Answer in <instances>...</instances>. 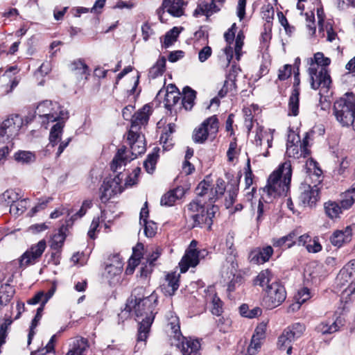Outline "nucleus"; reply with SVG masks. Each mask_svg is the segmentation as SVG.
Returning a JSON list of instances; mask_svg holds the SVG:
<instances>
[{"label": "nucleus", "mask_w": 355, "mask_h": 355, "mask_svg": "<svg viewBox=\"0 0 355 355\" xmlns=\"http://www.w3.org/2000/svg\"><path fill=\"white\" fill-rule=\"evenodd\" d=\"M155 291L147 296L132 294L127 300L125 308L118 314L119 320L123 322L129 318H134L139 323L137 344L145 342L150 328L154 321L157 302Z\"/></svg>", "instance_id": "nucleus-1"}, {"label": "nucleus", "mask_w": 355, "mask_h": 355, "mask_svg": "<svg viewBox=\"0 0 355 355\" xmlns=\"http://www.w3.org/2000/svg\"><path fill=\"white\" fill-rule=\"evenodd\" d=\"M151 112L149 105H145L139 110L131 119V126L126 135V141L130 146V154L125 148L118 150L111 164V168L116 172L128 162L136 159L137 156L146 151V144L144 135L141 132V126L146 125L148 121Z\"/></svg>", "instance_id": "nucleus-2"}, {"label": "nucleus", "mask_w": 355, "mask_h": 355, "mask_svg": "<svg viewBox=\"0 0 355 355\" xmlns=\"http://www.w3.org/2000/svg\"><path fill=\"white\" fill-rule=\"evenodd\" d=\"M291 176V164L285 162L269 176L261 194L264 202L270 203L277 197L286 196L290 189Z\"/></svg>", "instance_id": "nucleus-3"}, {"label": "nucleus", "mask_w": 355, "mask_h": 355, "mask_svg": "<svg viewBox=\"0 0 355 355\" xmlns=\"http://www.w3.org/2000/svg\"><path fill=\"white\" fill-rule=\"evenodd\" d=\"M330 63V58L324 57L321 52H318L313 58L307 59L309 65L307 71L310 78L311 87L313 89H320V94L327 92L331 84V79L327 69Z\"/></svg>", "instance_id": "nucleus-4"}, {"label": "nucleus", "mask_w": 355, "mask_h": 355, "mask_svg": "<svg viewBox=\"0 0 355 355\" xmlns=\"http://www.w3.org/2000/svg\"><path fill=\"white\" fill-rule=\"evenodd\" d=\"M334 112L338 123L343 127H352L355 132V94L346 93L336 101Z\"/></svg>", "instance_id": "nucleus-5"}, {"label": "nucleus", "mask_w": 355, "mask_h": 355, "mask_svg": "<svg viewBox=\"0 0 355 355\" xmlns=\"http://www.w3.org/2000/svg\"><path fill=\"white\" fill-rule=\"evenodd\" d=\"M217 206L212 205L207 207L206 210L202 200L194 199L187 205V213L188 216L193 220L191 227H202L207 225L210 230L213 223L212 218L218 211Z\"/></svg>", "instance_id": "nucleus-6"}, {"label": "nucleus", "mask_w": 355, "mask_h": 355, "mask_svg": "<svg viewBox=\"0 0 355 355\" xmlns=\"http://www.w3.org/2000/svg\"><path fill=\"white\" fill-rule=\"evenodd\" d=\"M40 123L46 128L50 122H57L61 120H67L69 113L66 109L57 102L44 101L39 103L36 110Z\"/></svg>", "instance_id": "nucleus-7"}, {"label": "nucleus", "mask_w": 355, "mask_h": 355, "mask_svg": "<svg viewBox=\"0 0 355 355\" xmlns=\"http://www.w3.org/2000/svg\"><path fill=\"white\" fill-rule=\"evenodd\" d=\"M308 146L309 134L307 132L305 133L303 140L301 141L297 134L295 132H291L288 135L286 153L290 157H305L310 153Z\"/></svg>", "instance_id": "nucleus-8"}, {"label": "nucleus", "mask_w": 355, "mask_h": 355, "mask_svg": "<svg viewBox=\"0 0 355 355\" xmlns=\"http://www.w3.org/2000/svg\"><path fill=\"white\" fill-rule=\"evenodd\" d=\"M54 291L55 290H49V291L46 293H44L43 291H39L35 295V296L33 298L28 301V303L31 304H36L39 302H41L40 307L37 309L36 315H35L31 322L30 331L28 335V345L31 344V340L35 334L34 329L36 328L39 321L42 318L44 305L49 301V300L51 297H52V296L54 295Z\"/></svg>", "instance_id": "nucleus-9"}, {"label": "nucleus", "mask_w": 355, "mask_h": 355, "mask_svg": "<svg viewBox=\"0 0 355 355\" xmlns=\"http://www.w3.org/2000/svg\"><path fill=\"white\" fill-rule=\"evenodd\" d=\"M121 173L114 178H106L100 188V199L102 202L105 203L113 196L121 193L123 187L122 186V180Z\"/></svg>", "instance_id": "nucleus-10"}, {"label": "nucleus", "mask_w": 355, "mask_h": 355, "mask_svg": "<svg viewBox=\"0 0 355 355\" xmlns=\"http://www.w3.org/2000/svg\"><path fill=\"white\" fill-rule=\"evenodd\" d=\"M218 131V121L216 116L206 119L193 134V139L196 143H203L209 136L215 137Z\"/></svg>", "instance_id": "nucleus-11"}, {"label": "nucleus", "mask_w": 355, "mask_h": 355, "mask_svg": "<svg viewBox=\"0 0 355 355\" xmlns=\"http://www.w3.org/2000/svg\"><path fill=\"white\" fill-rule=\"evenodd\" d=\"M273 130H265L263 127L259 126L256 130L254 144L256 145L258 155L268 157L269 155L268 148L272 147L273 140Z\"/></svg>", "instance_id": "nucleus-12"}, {"label": "nucleus", "mask_w": 355, "mask_h": 355, "mask_svg": "<svg viewBox=\"0 0 355 355\" xmlns=\"http://www.w3.org/2000/svg\"><path fill=\"white\" fill-rule=\"evenodd\" d=\"M24 120L19 114H11L5 119L0 126V137L13 139L19 135L23 126Z\"/></svg>", "instance_id": "nucleus-13"}, {"label": "nucleus", "mask_w": 355, "mask_h": 355, "mask_svg": "<svg viewBox=\"0 0 355 355\" xmlns=\"http://www.w3.org/2000/svg\"><path fill=\"white\" fill-rule=\"evenodd\" d=\"M186 5L184 0H163L162 6L157 10V14L159 20L164 22L165 11L173 17H180L184 15Z\"/></svg>", "instance_id": "nucleus-14"}, {"label": "nucleus", "mask_w": 355, "mask_h": 355, "mask_svg": "<svg viewBox=\"0 0 355 355\" xmlns=\"http://www.w3.org/2000/svg\"><path fill=\"white\" fill-rule=\"evenodd\" d=\"M67 120H61L57 121L51 128L49 134V146L52 147L60 143V145L56 153V155L59 157L64 150L68 146L71 141V138H67L66 140L61 141V137L63 132V128Z\"/></svg>", "instance_id": "nucleus-15"}, {"label": "nucleus", "mask_w": 355, "mask_h": 355, "mask_svg": "<svg viewBox=\"0 0 355 355\" xmlns=\"http://www.w3.org/2000/svg\"><path fill=\"white\" fill-rule=\"evenodd\" d=\"M46 243L44 240L40 241L37 243L31 245L20 257L19 264L21 267H26L38 261L44 252Z\"/></svg>", "instance_id": "nucleus-16"}, {"label": "nucleus", "mask_w": 355, "mask_h": 355, "mask_svg": "<svg viewBox=\"0 0 355 355\" xmlns=\"http://www.w3.org/2000/svg\"><path fill=\"white\" fill-rule=\"evenodd\" d=\"M300 190L299 199L304 206L311 207L316 203L319 198V188L317 185H311L309 180H305V182L301 184Z\"/></svg>", "instance_id": "nucleus-17"}, {"label": "nucleus", "mask_w": 355, "mask_h": 355, "mask_svg": "<svg viewBox=\"0 0 355 355\" xmlns=\"http://www.w3.org/2000/svg\"><path fill=\"white\" fill-rule=\"evenodd\" d=\"M197 241L193 240L179 263L181 272H186L190 267H196L199 263V252L197 250Z\"/></svg>", "instance_id": "nucleus-18"}, {"label": "nucleus", "mask_w": 355, "mask_h": 355, "mask_svg": "<svg viewBox=\"0 0 355 355\" xmlns=\"http://www.w3.org/2000/svg\"><path fill=\"white\" fill-rule=\"evenodd\" d=\"M175 345L180 349L182 355H200L201 345L198 339L182 336Z\"/></svg>", "instance_id": "nucleus-19"}, {"label": "nucleus", "mask_w": 355, "mask_h": 355, "mask_svg": "<svg viewBox=\"0 0 355 355\" xmlns=\"http://www.w3.org/2000/svg\"><path fill=\"white\" fill-rule=\"evenodd\" d=\"M273 252V249L270 245L256 248L250 252L249 260L254 264H263L269 261Z\"/></svg>", "instance_id": "nucleus-20"}, {"label": "nucleus", "mask_w": 355, "mask_h": 355, "mask_svg": "<svg viewBox=\"0 0 355 355\" xmlns=\"http://www.w3.org/2000/svg\"><path fill=\"white\" fill-rule=\"evenodd\" d=\"M286 297V290H266L263 302L268 309H272L280 305Z\"/></svg>", "instance_id": "nucleus-21"}, {"label": "nucleus", "mask_w": 355, "mask_h": 355, "mask_svg": "<svg viewBox=\"0 0 355 355\" xmlns=\"http://www.w3.org/2000/svg\"><path fill=\"white\" fill-rule=\"evenodd\" d=\"M123 270V263L119 254H115L112 257V262L107 264L105 267V273L107 278L110 282L116 281L120 279V275Z\"/></svg>", "instance_id": "nucleus-22"}, {"label": "nucleus", "mask_w": 355, "mask_h": 355, "mask_svg": "<svg viewBox=\"0 0 355 355\" xmlns=\"http://www.w3.org/2000/svg\"><path fill=\"white\" fill-rule=\"evenodd\" d=\"M306 173L308 177L306 180H309V182L318 186L322 181L321 176L322 171L318 166V163L312 159L306 162Z\"/></svg>", "instance_id": "nucleus-23"}, {"label": "nucleus", "mask_w": 355, "mask_h": 355, "mask_svg": "<svg viewBox=\"0 0 355 355\" xmlns=\"http://www.w3.org/2000/svg\"><path fill=\"white\" fill-rule=\"evenodd\" d=\"M240 71V69L235 65L232 67V70L227 75L226 80L224 82L223 87L218 92V96L220 98L224 97L229 92L235 90L236 76Z\"/></svg>", "instance_id": "nucleus-24"}, {"label": "nucleus", "mask_w": 355, "mask_h": 355, "mask_svg": "<svg viewBox=\"0 0 355 355\" xmlns=\"http://www.w3.org/2000/svg\"><path fill=\"white\" fill-rule=\"evenodd\" d=\"M107 212L105 210L101 211L100 216L94 217L93 218L89 227V230L87 232V235L90 239H94L96 238L95 232L98 231V228L101 223H103L105 229L110 228V223H111V220H107Z\"/></svg>", "instance_id": "nucleus-25"}, {"label": "nucleus", "mask_w": 355, "mask_h": 355, "mask_svg": "<svg viewBox=\"0 0 355 355\" xmlns=\"http://www.w3.org/2000/svg\"><path fill=\"white\" fill-rule=\"evenodd\" d=\"M352 236V230L347 227L343 230H336L330 237L331 243L336 247H340L344 243L350 241Z\"/></svg>", "instance_id": "nucleus-26"}, {"label": "nucleus", "mask_w": 355, "mask_h": 355, "mask_svg": "<svg viewBox=\"0 0 355 355\" xmlns=\"http://www.w3.org/2000/svg\"><path fill=\"white\" fill-rule=\"evenodd\" d=\"M344 325L343 320L341 318H337L336 320L329 324L328 322H322L320 323L316 329L322 334H331L336 332L340 328Z\"/></svg>", "instance_id": "nucleus-27"}, {"label": "nucleus", "mask_w": 355, "mask_h": 355, "mask_svg": "<svg viewBox=\"0 0 355 355\" xmlns=\"http://www.w3.org/2000/svg\"><path fill=\"white\" fill-rule=\"evenodd\" d=\"M295 339L291 334L289 329H284L282 334L278 338L277 346L279 349H286V353L290 355L292 353L291 343Z\"/></svg>", "instance_id": "nucleus-28"}, {"label": "nucleus", "mask_w": 355, "mask_h": 355, "mask_svg": "<svg viewBox=\"0 0 355 355\" xmlns=\"http://www.w3.org/2000/svg\"><path fill=\"white\" fill-rule=\"evenodd\" d=\"M166 318L168 320V325L170 326L174 339L180 341L182 337L180 331V320L178 317L172 311H169Z\"/></svg>", "instance_id": "nucleus-29"}, {"label": "nucleus", "mask_w": 355, "mask_h": 355, "mask_svg": "<svg viewBox=\"0 0 355 355\" xmlns=\"http://www.w3.org/2000/svg\"><path fill=\"white\" fill-rule=\"evenodd\" d=\"M324 209L326 215L331 220L340 218L343 209L340 203L331 200L324 204Z\"/></svg>", "instance_id": "nucleus-30"}, {"label": "nucleus", "mask_w": 355, "mask_h": 355, "mask_svg": "<svg viewBox=\"0 0 355 355\" xmlns=\"http://www.w3.org/2000/svg\"><path fill=\"white\" fill-rule=\"evenodd\" d=\"M236 24L234 23L232 25L231 28H229L228 31L227 32H225L224 34V37L225 39V41L229 44V46H226L224 50L225 53L226 55V60L228 63L230 62V61L232 60V59L233 58V52L234 51H233L232 47L230 46V44H232L234 41V39L235 37V33H236Z\"/></svg>", "instance_id": "nucleus-31"}, {"label": "nucleus", "mask_w": 355, "mask_h": 355, "mask_svg": "<svg viewBox=\"0 0 355 355\" xmlns=\"http://www.w3.org/2000/svg\"><path fill=\"white\" fill-rule=\"evenodd\" d=\"M166 60L164 56H160L157 62L150 68L148 77L155 79L162 76L166 70Z\"/></svg>", "instance_id": "nucleus-32"}, {"label": "nucleus", "mask_w": 355, "mask_h": 355, "mask_svg": "<svg viewBox=\"0 0 355 355\" xmlns=\"http://www.w3.org/2000/svg\"><path fill=\"white\" fill-rule=\"evenodd\" d=\"M299 95L300 89L295 86L288 102V115L297 116L299 113Z\"/></svg>", "instance_id": "nucleus-33"}, {"label": "nucleus", "mask_w": 355, "mask_h": 355, "mask_svg": "<svg viewBox=\"0 0 355 355\" xmlns=\"http://www.w3.org/2000/svg\"><path fill=\"white\" fill-rule=\"evenodd\" d=\"M310 290H297L294 295L295 302L293 303L289 309L293 311L300 309V306L311 297Z\"/></svg>", "instance_id": "nucleus-34"}, {"label": "nucleus", "mask_w": 355, "mask_h": 355, "mask_svg": "<svg viewBox=\"0 0 355 355\" xmlns=\"http://www.w3.org/2000/svg\"><path fill=\"white\" fill-rule=\"evenodd\" d=\"M271 278V272L268 269L263 270L261 271L254 279V286L272 288V285H269Z\"/></svg>", "instance_id": "nucleus-35"}, {"label": "nucleus", "mask_w": 355, "mask_h": 355, "mask_svg": "<svg viewBox=\"0 0 355 355\" xmlns=\"http://www.w3.org/2000/svg\"><path fill=\"white\" fill-rule=\"evenodd\" d=\"M196 191L198 196L196 199L202 200V204L205 205L206 203L205 199L207 198L209 200V196H211V184L203 180L198 185Z\"/></svg>", "instance_id": "nucleus-36"}, {"label": "nucleus", "mask_w": 355, "mask_h": 355, "mask_svg": "<svg viewBox=\"0 0 355 355\" xmlns=\"http://www.w3.org/2000/svg\"><path fill=\"white\" fill-rule=\"evenodd\" d=\"M355 202V183L352 188L342 193L340 205L343 209H349Z\"/></svg>", "instance_id": "nucleus-37"}, {"label": "nucleus", "mask_w": 355, "mask_h": 355, "mask_svg": "<svg viewBox=\"0 0 355 355\" xmlns=\"http://www.w3.org/2000/svg\"><path fill=\"white\" fill-rule=\"evenodd\" d=\"M183 97L182 104L187 110H191L193 105L194 100L196 99V92L191 87L187 86L183 89Z\"/></svg>", "instance_id": "nucleus-38"}, {"label": "nucleus", "mask_w": 355, "mask_h": 355, "mask_svg": "<svg viewBox=\"0 0 355 355\" xmlns=\"http://www.w3.org/2000/svg\"><path fill=\"white\" fill-rule=\"evenodd\" d=\"M88 347L87 339L78 338L74 341L72 349L66 355H84Z\"/></svg>", "instance_id": "nucleus-39"}, {"label": "nucleus", "mask_w": 355, "mask_h": 355, "mask_svg": "<svg viewBox=\"0 0 355 355\" xmlns=\"http://www.w3.org/2000/svg\"><path fill=\"white\" fill-rule=\"evenodd\" d=\"M14 159L17 162L27 164L34 162L36 157L35 153L31 151L19 150L15 153Z\"/></svg>", "instance_id": "nucleus-40"}, {"label": "nucleus", "mask_w": 355, "mask_h": 355, "mask_svg": "<svg viewBox=\"0 0 355 355\" xmlns=\"http://www.w3.org/2000/svg\"><path fill=\"white\" fill-rule=\"evenodd\" d=\"M225 191V182L223 179H218L216 180V186L211 188V194L209 196L210 202H215L218 198L222 196Z\"/></svg>", "instance_id": "nucleus-41"}, {"label": "nucleus", "mask_w": 355, "mask_h": 355, "mask_svg": "<svg viewBox=\"0 0 355 355\" xmlns=\"http://www.w3.org/2000/svg\"><path fill=\"white\" fill-rule=\"evenodd\" d=\"M239 312L243 317L254 318L261 315L262 310L261 308L257 306L250 310L248 304H243L239 307Z\"/></svg>", "instance_id": "nucleus-42"}, {"label": "nucleus", "mask_w": 355, "mask_h": 355, "mask_svg": "<svg viewBox=\"0 0 355 355\" xmlns=\"http://www.w3.org/2000/svg\"><path fill=\"white\" fill-rule=\"evenodd\" d=\"M27 204L26 199L15 201L10 205V213L15 216H20L26 209Z\"/></svg>", "instance_id": "nucleus-43"}, {"label": "nucleus", "mask_w": 355, "mask_h": 355, "mask_svg": "<svg viewBox=\"0 0 355 355\" xmlns=\"http://www.w3.org/2000/svg\"><path fill=\"white\" fill-rule=\"evenodd\" d=\"M66 227L62 226L59 232L54 234L51 241V247L55 250H58L60 248L64 243L66 236L64 234V230Z\"/></svg>", "instance_id": "nucleus-44"}, {"label": "nucleus", "mask_w": 355, "mask_h": 355, "mask_svg": "<svg viewBox=\"0 0 355 355\" xmlns=\"http://www.w3.org/2000/svg\"><path fill=\"white\" fill-rule=\"evenodd\" d=\"M158 158V153L153 152L149 154L144 162V166L148 173H153L155 168V165Z\"/></svg>", "instance_id": "nucleus-45"}, {"label": "nucleus", "mask_w": 355, "mask_h": 355, "mask_svg": "<svg viewBox=\"0 0 355 355\" xmlns=\"http://www.w3.org/2000/svg\"><path fill=\"white\" fill-rule=\"evenodd\" d=\"M6 75H3L1 79L2 85L1 86L2 89V94L4 95L12 92L14 88L16 87L19 83L16 78L9 80L8 81H6Z\"/></svg>", "instance_id": "nucleus-46"}, {"label": "nucleus", "mask_w": 355, "mask_h": 355, "mask_svg": "<svg viewBox=\"0 0 355 355\" xmlns=\"http://www.w3.org/2000/svg\"><path fill=\"white\" fill-rule=\"evenodd\" d=\"M180 31L178 28L174 27L169 31H168L164 37V46L165 48L169 47L172 45L177 40Z\"/></svg>", "instance_id": "nucleus-47"}, {"label": "nucleus", "mask_w": 355, "mask_h": 355, "mask_svg": "<svg viewBox=\"0 0 355 355\" xmlns=\"http://www.w3.org/2000/svg\"><path fill=\"white\" fill-rule=\"evenodd\" d=\"M144 245L137 243L132 249V255L130 259V264L139 265L141 259L143 257Z\"/></svg>", "instance_id": "nucleus-48"}, {"label": "nucleus", "mask_w": 355, "mask_h": 355, "mask_svg": "<svg viewBox=\"0 0 355 355\" xmlns=\"http://www.w3.org/2000/svg\"><path fill=\"white\" fill-rule=\"evenodd\" d=\"M245 36L243 32L240 31L236 35L235 44H234V53L236 59L239 61L243 55L242 48L243 46V40Z\"/></svg>", "instance_id": "nucleus-49"}, {"label": "nucleus", "mask_w": 355, "mask_h": 355, "mask_svg": "<svg viewBox=\"0 0 355 355\" xmlns=\"http://www.w3.org/2000/svg\"><path fill=\"white\" fill-rule=\"evenodd\" d=\"M141 226L144 227V234L148 238L153 237L157 230V226L155 223L152 220H144Z\"/></svg>", "instance_id": "nucleus-50"}, {"label": "nucleus", "mask_w": 355, "mask_h": 355, "mask_svg": "<svg viewBox=\"0 0 355 355\" xmlns=\"http://www.w3.org/2000/svg\"><path fill=\"white\" fill-rule=\"evenodd\" d=\"M72 70L75 71L77 75L80 76L89 75V70L87 64L81 60L75 61L72 64Z\"/></svg>", "instance_id": "nucleus-51"}, {"label": "nucleus", "mask_w": 355, "mask_h": 355, "mask_svg": "<svg viewBox=\"0 0 355 355\" xmlns=\"http://www.w3.org/2000/svg\"><path fill=\"white\" fill-rule=\"evenodd\" d=\"M12 323V320L9 317L5 318L3 322L0 324V344H4L6 343L8 328Z\"/></svg>", "instance_id": "nucleus-52"}, {"label": "nucleus", "mask_w": 355, "mask_h": 355, "mask_svg": "<svg viewBox=\"0 0 355 355\" xmlns=\"http://www.w3.org/2000/svg\"><path fill=\"white\" fill-rule=\"evenodd\" d=\"M15 295V290H0V310L11 301Z\"/></svg>", "instance_id": "nucleus-53"}, {"label": "nucleus", "mask_w": 355, "mask_h": 355, "mask_svg": "<svg viewBox=\"0 0 355 355\" xmlns=\"http://www.w3.org/2000/svg\"><path fill=\"white\" fill-rule=\"evenodd\" d=\"M238 189L232 185L231 187L227 190V196L225 198V206L227 209L230 208L234 202L236 197L237 196Z\"/></svg>", "instance_id": "nucleus-54"}, {"label": "nucleus", "mask_w": 355, "mask_h": 355, "mask_svg": "<svg viewBox=\"0 0 355 355\" xmlns=\"http://www.w3.org/2000/svg\"><path fill=\"white\" fill-rule=\"evenodd\" d=\"M212 308H211V313L212 314L219 316L222 314L223 309V302L220 300V299L214 294L212 301Z\"/></svg>", "instance_id": "nucleus-55"}, {"label": "nucleus", "mask_w": 355, "mask_h": 355, "mask_svg": "<svg viewBox=\"0 0 355 355\" xmlns=\"http://www.w3.org/2000/svg\"><path fill=\"white\" fill-rule=\"evenodd\" d=\"M286 329L291 331V334L295 339L300 338L305 331V326L301 323H295L291 327H287Z\"/></svg>", "instance_id": "nucleus-56"}, {"label": "nucleus", "mask_w": 355, "mask_h": 355, "mask_svg": "<svg viewBox=\"0 0 355 355\" xmlns=\"http://www.w3.org/2000/svg\"><path fill=\"white\" fill-rule=\"evenodd\" d=\"M55 342V335H53L46 345L45 348L32 352L31 355H45L46 353L53 351Z\"/></svg>", "instance_id": "nucleus-57"}, {"label": "nucleus", "mask_w": 355, "mask_h": 355, "mask_svg": "<svg viewBox=\"0 0 355 355\" xmlns=\"http://www.w3.org/2000/svg\"><path fill=\"white\" fill-rule=\"evenodd\" d=\"M178 199L175 191H171L165 193L161 198L160 203L164 206H172Z\"/></svg>", "instance_id": "nucleus-58"}, {"label": "nucleus", "mask_w": 355, "mask_h": 355, "mask_svg": "<svg viewBox=\"0 0 355 355\" xmlns=\"http://www.w3.org/2000/svg\"><path fill=\"white\" fill-rule=\"evenodd\" d=\"M180 99V93L166 92L165 95V102L167 107L175 105Z\"/></svg>", "instance_id": "nucleus-59"}, {"label": "nucleus", "mask_w": 355, "mask_h": 355, "mask_svg": "<svg viewBox=\"0 0 355 355\" xmlns=\"http://www.w3.org/2000/svg\"><path fill=\"white\" fill-rule=\"evenodd\" d=\"M261 347V341L251 338L250 343L247 349V354L256 355Z\"/></svg>", "instance_id": "nucleus-60"}, {"label": "nucleus", "mask_w": 355, "mask_h": 355, "mask_svg": "<svg viewBox=\"0 0 355 355\" xmlns=\"http://www.w3.org/2000/svg\"><path fill=\"white\" fill-rule=\"evenodd\" d=\"M266 331V324L261 322L255 329L252 338L262 340L265 338V334Z\"/></svg>", "instance_id": "nucleus-61"}, {"label": "nucleus", "mask_w": 355, "mask_h": 355, "mask_svg": "<svg viewBox=\"0 0 355 355\" xmlns=\"http://www.w3.org/2000/svg\"><path fill=\"white\" fill-rule=\"evenodd\" d=\"M345 68L348 71L344 76L347 79H349L351 77L354 78V80L355 81V56L347 62Z\"/></svg>", "instance_id": "nucleus-62"}, {"label": "nucleus", "mask_w": 355, "mask_h": 355, "mask_svg": "<svg viewBox=\"0 0 355 355\" xmlns=\"http://www.w3.org/2000/svg\"><path fill=\"white\" fill-rule=\"evenodd\" d=\"M307 251L311 253H317L322 250V245L319 243L318 239L315 238L311 242L306 245Z\"/></svg>", "instance_id": "nucleus-63"}, {"label": "nucleus", "mask_w": 355, "mask_h": 355, "mask_svg": "<svg viewBox=\"0 0 355 355\" xmlns=\"http://www.w3.org/2000/svg\"><path fill=\"white\" fill-rule=\"evenodd\" d=\"M291 65L286 64L279 71L278 78L284 80L288 78L291 75Z\"/></svg>", "instance_id": "nucleus-64"}]
</instances>
